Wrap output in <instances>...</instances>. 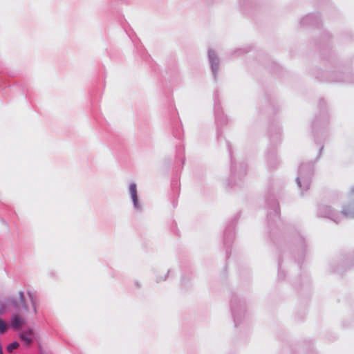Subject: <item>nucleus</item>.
<instances>
[{
    "instance_id": "nucleus-30",
    "label": "nucleus",
    "mask_w": 354,
    "mask_h": 354,
    "mask_svg": "<svg viewBox=\"0 0 354 354\" xmlns=\"http://www.w3.org/2000/svg\"><path fill=\"white\" fill-rule=\"evenodd\" d=\"M322 149H323V146H321L320 148H319V150L318 157L320 156V155L322 153Z\"/></svg>"
},
{
    "instance_id": "nucleus-29",
    "label": "nucleus",
    "mask_w": 354,
    "mask_h": 354,
    "mask_svg": "<svg viewBox=\"0 0 354 354\" xmlns=\"http://www.w3.org/2000/svg\"><path fill=\"white\" fill-rule=\"evenodd\" d=\"M28 295H29V297L30 298L31 302H32V305L34 306L33 297H32V294L30 293V292H28Z\"/></svg>"
},
{
    "instance_id": "nucleus-18",
    "label": "nucleus",
    "mask_w": 354,
    "mask_h": 354,
    "mask_svg": "<svg viewBox=\"0 0 354 354\" xmlns=\"http://www.w3.org/2000/svg\"><path fill=\"white\" fill-rule=\"evenodd\" d=\"M129 194L131 198L138 196L137 185L135 183H131L129 185Z\"/></svg>"
},
{
    "instance_id": "nucleus-26",
    "label": "nucleus",
    "mask_w": 354,
    "mask_h": 354,
    "mask_svg": "<svg viewBox=\"0 0 354 354\" xmlns=\"http://www.w3.org/2000/svg\"><path fill=\"white\" fill-rule=\"evenodd\" d=\"M5 304L0 301V314L3 313L5 311Z\"/></svg>"
},
{
    "instance_id": "nucleus-22",
    "label": "nucleus",
    "mask_w": 354,
    "mask_h": 354,
    "mask_svg": "<svg viewBox=\"0 0 354 354\" xmlns=\"http://www.w3.org/2000/svg\"><path fill=\"white\" fill-rule=\"evenodd\" d=\"M8 326L5 321L0 318V335L7 331Z\"/></svg>"
},
{
    "instance_id": "nucleus-7",
    "label": "nucleus",
    "mask_w": 354,
    "mask_h": 354,
    "mask_svg": "<svg viewBox=\"0 0 354 354\" xmlns=\"http://www.w3.org/2000/svg\"><path fill=\"white\" fill-rule=\"evenodd\" d=\"M231 174L234 178H241L246 174V166L244 163L238 165L232 160Z\"/></svg>"
},
{
    "instance_id": "nucleus-2",
    "label": "nucleus",
    "mask_w": 354,
    "mask_h": 354,
    "mask_svg": "<svg viewBox=\"0 0 354 354\" xmlns=\"http://www.w3.org/2000/svg\"><path fill=\"white\" fill-rule=\"evenodd\" d=\"M313 171V164L311 162H303L299 166L295 180L301 194L304 191H307L309 189Z\"/></svg>"
},
{
    "instance_id": "nucleus-12",
    "label": "nucleus",
    "mask_w": 354,
    "mask_h": 354,
    "mask_svg": "<svg viewBox=\"0 0 354 354\" xmlns=\"http://www.w3.org/2000/svg\"><path fill=\"white\" fill-rule=\"evenodd\" d=\"M267 163L270 168L274 169L279 163L276 151L274 149H271L266 154Z\"/></svg>"
},
{
    "instance_id": "nucleus-15",
    "label": "nucleus",
    "mask_w": 354,
    "mask_h": 354,
    "mask_svg": "<svg viewBox=\"0 0 354 354\" xmlns=\"http://www.w3.org/2000/svg\"><path fill=\"white\" fill-rule=\"evenodd\" d=\"M297 245L299 257H302L305 252V248L306 246L305 243V239L303 236L299 234L297 239Z\"/></svg>"
},
{
    "instance_id": "nucleus-19",
    "label": "nucleus",
    "mask_w": 354,
    "mask_h": 354,
    "mask_svg": "<svg viewBox=\"0 0 354 354\" xmlns=\"http://www.w3.org/2000/svg\"><path fill=\"white\" fill-rule=\"evenodd\" d=\"M19 346V343L18 342H13L8 345L7 351L8 353H12L15 350L17 349Z\"/></svg>"
},
{
    "instance_id": "nucleus-25",
    "label": "nucleus",
    "mask_w": 354,
    "mask_h": 354,
    "mask_svg": "<svg viewBox=\"0 0 354 354\" xmlns=\"http://www.w3.org/2000/svg\"><path fill=\"white\" fill-rule=\"evenodd\" d=\"M190 280L189 278L186 279L185 277H183L181 280V283L183 286H186L187 282Z\"/></svg>"
},
{
    "instance_id": "nucleus-9",
    "label": "nucleus",
    "mask_w": 354,
    "mask_h": 354,
    "mask_svg": "<svg viewBox=\"0 0 354 354\" xmlns=\"http://www.w3.org/2000/svg\"><path fill=\"white\" fill-rule=\"evenodd\" d=\"M19 301H17L15 298H12L10 300V304L17 310H21L23 308L25 310H27L28 305L26 302L24 293L22 291H19Z\"/></svg>"
},
{
    "instance_id": "nucleus-11",
    "label": "nucleus",
    "mask_w": 354,
    "mask_h": 354,
    "mask_svg": "<svg viewBox=\"0 0 354 354\" xmlns=\"http://www.w3.org/2000/svg\"><path fill=\"white\" fill-rule=\"evenodd\" d=\"M234 222H231L225 228L224 232L223 242L225 245L230 244L234 239Z\"/></svg>"
},
{
    "instance_id": "nucleus-31",
    "label": "nucleus",
    "mask_w": 354,
    "mask_h": 354,
    "mask_svg": "<svg viewBox=\"0 0 354 354\" xmlns=\"http://www.w3.org/2000/svg\"><path fill=\"white\" fill-rule=\"evenodd\" d=\"M227 147H228V150H229L230 154L232 156V151H231V148H230V144H227Z\"/></svg>"
},
{
    "instance_id": "nucleus-6",
    "label": "nucleus",
    "mask_w": 354,
    "mask_h": 354,
    "mask_svg": "<svg viewBox=\"0 0 354 354\" xmlns=\"http://www.w3.org/2000/svg\"><path fill=\"white\" fill-rule=\"evenodd\" d=\"M208 59L214 80L216 81L219 71L220 59L216 52L212 49L208 50Z\"/></svg>"
},
{
    "instance_id": "nucleus-23",
    "label": "nucleus",
    "mask_w": 354,
    "mask_h": 354,
    "mask_svg": "<svg viewBox=\"0 0 354 354\" xmlns=\"http://www.w3.org/2000/svg\"><path fill=\"white\" fill-rule=\"evenodd\" d=\"M249 49L248 48H238V49H236L235 50H234V55H243V54H245L248 52H249Z\"/></svg>"
},
{
    "instance_id": "nucleus-17",
    "label": "nucleus",
    "mask_w": 354,
    "mask_h": 354,
    "mask_svg": "<svg viewBox=\"0 0 354 354\" xmlns=\"http://www.w3.org/2000/svg\"><path fill=\"white\" fill-rule=\"evenodd\" d=\"M333 81L336 82H352L350 80H348V75H345L342 73L338 75L337 78L333 80Z\"/></svg>"
},
{
    "instance_id": "nucleus-33",
    "label": "nucleus",
    "mask_w": 354,
    "mask_h": 354,
    "mask_svg": "<svg viewBox=\"0 0 354 354\" xmlns=\"http://www.w3.org/2000/svg\"><path fill=\"white\" fill-rule=\"evenodd\" d=\"M174 137H176V138H180V136H177L175 133H174Z\"/></svg>"
},
{
    "instance_id": "nucleus-16",
    "label": "nucleus",
    "mask_w": 354,
    "mask_h": 354,
    "mask_svg": "<svg viewBox=\"0 0 354 354\" xmlns=\"http://www.w3.org/2000/svg\"><path fill=\"white\" fill-rule=\"evenodd\" d=\"M131 199L133 202L134 209L137 212H142L143 208L142 204L139 201L138 196H133L131 198Z\"/></svg>"
},
{
    "instance_id": "nucleus-13",
    "label": "nucleus",
    "mask_w": 354,
    "mask_h": 354,
    "mask_svg": "<svg viewBox=\"0 0 354 354\" xmlns=\"http://www.w3.org/2000/svg\"><path fill=\"white\" fill-rule=\"evenodd\" d=\"M21 341L26 346H29L33 341V333L32 330H24L20 333Z\"/></svg>"
},
{
    "instance_id": "nucleus-1",
    "label": "nucleus",
    "mask_w": 354,
    "mask_h": 354,
    "mask_svg": "<svg viewBox=\"0 0 354 354\" xmlns=\"http://www.w3.org/2000/svg\"><path fill=\"white\" fill-rule=\"evenodd\" d=\"M317 215L319 217L328 218L336 223L340 222L343 217L354 218V202L343 206L340 213L333 210L330 206L320 205L317 207Z\"/></svg>"
},
{
    "instance_id": "nucleus-24",
    "label": "nucleus",
    "mask_w": 354,
    "mask_h": 354,
    "mask_svg": "<svg viewBox=\"0 0 354 354\" xmlns=\"http://www.w3.org/2000/svg\"><path fill=\"white\" fill-rule=\"evenodd\" d=\"M278 266H279V270H278V277L279 278H281V279H283L285 276L284 273L282 271V264H281V262L279 261V263H278Z\"/></svg>"
},
{
    "instance_id": "nucleus-10",
    "label": "nucleus",
    "mask_w": 354,
    "mask_h": 354,
    "mask_svg": "<svg viewBox=\"0 0 354 354\" xmlns=\"http://www.w3.org/2000/svg\"><path fill=\"white\" fill-rule=\"evenodd\" d=\"M319 16L317 14H309L304 17L300 23L303 26L310 25L317 26L319 24Z\"/></svg>"
},
{
    "instance_id": "nucleus-21",
    "label": "nucleus",
    "mask_w": 354,
    "mask_h": 354,
    "mask_svg": "<svg viewBox=\"0 0 354 354\" xmlns=\"http://www.w3.org/2000/svg\"><path fill=\"white\" fill-rule=\"evenodd\" d=\"M280 135H281L280 129H278L277 132H275L274 133H272L271 134V136H270V140H271V142H274L279 141V138H280Z\"/></svg>"
},
{
    "instance_id": "nucleus-32",
    "label": "nucleus",
    "mask_w": 354,
    "mask_h": 354,
    "mask_svg": "<svg viewBox=\"0 0 354 354\" xmlns=\"http://www.w3.org/2000/svg\"><path fill=\"white\" fill-rule=\"evenodd\" d=\"M324 104V102L323 100H320L319 101V105L320 106H322V104Z\"/></svg>"
},
{
    "instance_id": "nucleus-28",
    "label": "nucleus",
    "mask_w": 354,
    "mask_h": 354,
    "mask_svg": "<svg viewBox=\"0 0 354 354\" xmlns=\"http://www.w3.org/2000/svg\"><path fill=\"white\" fill-rule=\"evenodd\" d=\"M350 197L354 196V186L351 189V193L349 194Z\"/></svg>"
},
{
    "instance_id": "nucleus-27",
    "label": "nucleus",
    "mask_w": 354,
    "mask_h": 354,
    "mask_svg": "<svg viewBox=\"0 0 354 354\" xmlns=\"http://www.w3.org/2000/svg\"><path fill=\"white\" fill-rule=\"evenodd\" d=\"M133 283L137 288H140L141 287V283L138 281H135Z\"/></svg>"
},
{
    "instance_id": "nucleus-4",
    "label": "nucleus",
    "mask_w": 354,
    "mask_h": 354,
    "mask_svg": "<svg viewBox=\"0 0 354 354\" xmlns=\"http://www.w3.org/2000/svg\"><path fill=\"white\" fill-rule=\"evenodd\" d=\"M214 112L215 116V122L218 128L217 137L218 138L221 133L219 129L228 123V119L227 116L223 114L221 104L217 99L216 94L214 96Z\"/></svg>"
},
{
    "instance_id": "nucleus-20",
    "label": "nucleus",
    "mask_w": 354,
    "mask_h": 354,
    "mask_svg": "<svg viewBox=\"0 0 354 354\" xmlns=\"http://www.w3.org/2000/svg\"><path fill=\"white\" fill-rule=\"evenodd\" d=\"M172 270L169 269L167 270V274L164 276V277H160V276H157L156 277V281L157 283H160V282H162V281H164L165 280L167 279V278L169 277V276L172 273Z\"/></svg>"
},
{
    "instance_id": "nucleus-5",
    "label": "nucleus",
    "mask_w": 354,
    "mask_h": 354,
    "mask_svg": "<svg viewBox=\"0 0 354 354\" xmlns=\"http://www.w3.org/2000/svg\"><path fill=\"white\" fill-rule=\"evenodd\" d=\"M266 206L269 209L267 214L268 221L276 222L277 219L279 218V203L272 195H270L266 198Z\"/></svg>"
},
{
    "instance_id": "nucleus-8",
    "label": "nucleus",
    "mask_w": 354,
    "mask_h": 354,
    "mask_svg": "<svg viewBox=\"0 0 354 354\" xmlns=\"http://www.w3.org/2000/svg\"><path fill=\"white\" fill-rule=\"evenodd\" d=\"M25 324L24 319L17 314H13L8 322V326L10 328L17 330Z\"/></svg>"
},
{
    "instance_id": "nucleus-3",
    "label": "nucleus",
    "mask_w": 354,
    "mask_h": 354,
    "mask_svg": "<svg viewBox=\"0 0 354 354\" xmlns=\"http://www.w3.org/2000/svg\"><path fill=\"white\" fill-rule=\"evenodd\" d=\"M245 301L237 295L231 299V311L234 325L237 327L245 317Z\"/></svg>"
},
{
    "instance_id": "nucleus-14",
    "label": "nucleus",
    "mask_w": 354,
    "mask_h": 354,
    "mask_svg": "<svg viewBox=\"0 0 354 354\" xmlns=\"http://www.w3.org/2000/svg\"><path fill=\"white\" fill-rule=\"evenodd\" d=\"M328 124V118L326 115H319L313 122V129L315 130L318 127H325Z\"/></svg>"
}]
</instances>
